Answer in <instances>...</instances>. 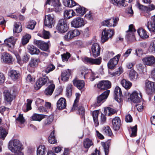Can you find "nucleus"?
<instances>
[{"label":"nucleus","instance_id":"0e129e2a","mask_svg":"<svg viewBox=\"0 0 155 155\" xmlns=\"http://www.w3.org/2000/svg\"><path fill=\"white\" fill-rule=\"evenodd\" d=\"M123 69L122 68H119L118 70L117 71L112 73V75L114 76H118L123 72Z\"/></svg>","mask_w":155,"mask_h":155},{"label":"nucleus","instance_id":"f704fd0d","mask_svg":"<svg viewBox=\"0 0 155 155\" xmlns=\"http://www.w3.org/2000/svg\"><path fill=\"white\" fill-rule=\"evenodd\" d=\"M129 76L131 80L135 81L138 78V74L134 70H131L130 71Z\"/></svg>","mask_w":155,"mask_h":155},{"label":"nucleus","instance_id":"603ef678","mask_svg":"<svg viewBox=\"0 0 155 155\" xmlns=\"http://www.w3.org/2000/svg\"><path fill=\"white\" fill-rule=\"evenodd\" d=\"M8 132L4 128L0 127V138L4 140Z\"/></svg>","mask_w":155,"mask_h":155},{"label":"nucleus","instance_id":"de8ad7c7","mask_svg":"<svg viewBox=\"0 0 155 155\" xmlns=\"http://www.w3.org/2000/svg\"><path fill=\"white\" fill-rule=\"evenodd\" d=\"M147 28L150 31L155 32V23L151 21L147 23Z\"/></svg>","mask_w":155,"mask_h":155},{"label":"nucleus","instance_id":"338daca9","mask_svg":"<svg viewBox=\"0 0 155 155\" xmlns=\"http://www.w3.org/2000/svg\"><path fill=\"white\" fill-rule=\"evenodd\" d=\"M102 145L103 146L105 155H108L109 152V147L108 144L103 143Z\"/></svg>","mask_w":155,"mask_h":155},{"label":"nucleus","instance_id":"bf43d9fd","mask_svg":"<svg viewBox=\"0 0 155 155\" xmlns=\"http://www.w3.org/2000/svg\"><path fill=\"white\" fill-rule=\"evenodd\" d=\"M75 95L76 96V98L74 101V103L73 105V107L72 108V110L75 109V108L76 107L77 104L76 103L78 101L80 94L79 93H76Z\"/></svg>","mask_w":155,"mask_h":155},{"label":"nucleus","instance_id":"69168bd1","mask_svg":"<svg viewBox=\"0 0 155 155\" xmlns=\"http://www.w3.org/2000/svg\"><path fill=\"white\" fill-rule=\"evenodd\" d=\"M150 51L153 52L155 51V40L153 41L151 43L149 48Z\"/></svg>","mask_w":155,"mask_h":155},{"label":"nucleus","instance_id":"6e6552de","mask_svg":"<svg viewBox=\"0 0 155 155\" xmlns=\"http://www.w3.org/2000/svg\"><path fill=\"white\" fill-rule=\"evenodd\" d=\"M44 24L47 27L50 28H52L54 24V15H46L45 19Z\"/></svg>","mask_w":155,"mask_h":155},{"label":"nucleus","instance_id":"39448f33","mask_svg":"<svg viewBox=\"0 0 155 155\" xmlns=\"http://www.w3.org/2000/svg\"><path fill=\"white\" fill-rule=\"evenodd\" d=\"M85 23L84 20L79 17L74 18L71 22V25L75 28H79L83 26Z\"/></svg>","mask_w":155,"mask_h":155},{"label":"nucleus","instance_id":"58836bf2","mask_svg":"<svg viewBox=\"0 0 155 155\" xmlns=\"http://www.w3.org/2000/svg\"><path fill=\"white\" fill-rule=\"evenodd\" d=\"M63 3L65 6L70 8L73 7L76 5V2L73 0H64Z\"/></svg>","mask_w":155,"mask_h":155},{"label":"nucleus","instance_id":"6e6d98bb","mask_svg":"<svg viewBox=\"0 0 155 155\" xmlns=\"http://www.w3.org/2000/svg\"><path fill=\"white\" fill-rule=\"evenodd\" d=\"M55 68L54 66L52 64H50L48 66L45 70V72L47 74L53 71Z\"/></svg>","mask_w":155,"mask_h":155},{"label":"nucleus","instance_id":"49530a36","mask_svg":"<svg viewBox=\"0 0 155 155\" xmlns=\"http://www.w3.org/2000/svg\"><path fill=\"white\" fill-rule=\"evenodd\" d=\"M54 117L53 115H51L44 121V125L48 126L50 125L53 121Z\"/></svg>","mask_w":155,"mask_h":155},{"label":"nucleus","instance_id":"20e7f679","mask_svg":"<svg viewBox=\"0 0 155 155\" xmlns=\"http://www.w3.org/2000/svg\"><path fill=\"white\" fill-rule=\"evenodd\" d=\"M56 28L61 33H63L66 32L68 29L67 21L62 19L58 21Z\"/></svg>","mask_w":155,"mask_h":155},{"label":"nucleus","instance_id":"e2e57ef3","mask_svg":"<svg viewBox=\"0 0 155 155\" xmlns=\"http://www.w3.org/2000/svg\"><path fill=\"white\" fill-rule=\"evenodd\" d=\"M93 58L85 57L83 59V61L85 63L92 64Z\"/></svg>","mask_w":155,"mask_h":155},{"label":"nucleus","instance_id":"473e14b6","mask_svg":"<svg viewBox=\"0 0 155 155\" xmlns=\"http://www.w3.org/2000/svg\"><path fill=\"white\" fill-rule=\"evenodd\" d=\"M99 113V111L98 110L94 111L92 113V116L95 126H97L99 124L98 117Z\"/></svg>","mask_w":155,"mask_h":155},{"label":"nucleus","instance_id":"2eb2a0df","mask_svg":"<svg viewBox=\"0 0 155 155\" xmlns=\"http://www.w3.org/2000/svg\"><path fill=\"white\" fill-rule=\"evenodd\" d=\"M121 55L118 54L113 58L111 59L107 64L108 68L110 69H113L117 64Z\"/></svg>","mask_w":155,"mask_h":155},{"label":"nucleus","instance_id":"774afa93","mask_svg":"<svg viewBox=\"0 0 155 155\" xmlns=\"http://www.w3.org/2000/svg\"><path fill=\"white\" fill-rule=\"evenodd\" d=\"M17 121L22 124L24 122V119L22 114H19L18 117L16 119Z\"/></svg>","mask_w":155,"mask_h":155},{"label":"nucleus","instance_id":"393cba45","mask_svg":"<svg viewBox=\"0 0 155 155\" xmlns=\"http://www.w3.org/2000/svg\"><path fill=\"white\" fill-rule=\"evenodd\" d=\"M27 49L29 52L32 55L38 54L40 52L39 49L33 45H28Z\"/></svg>","mask_w":155,"mask_h":155},{"label":"nucleus","instance_id":"aec40b11","mask_svg":"<svg viewBox=\"0 0 155 155\" xmlns=\"http://www.w3.org/2000/svg\"><path fill=\"white\" fill-rule=\"evenodd\" d=\"M66 107V100L63 98H60L57 103V107L59 110H62Z\"/></svg>","mask_w":155,"mask_h":155},{"label":"nucleus","instance_id":"f03ea898","mask_svg":"<svg viewBox=\"0 0 155 155\" xmlns=\"http://www.w3.org/2000/svg\"><path fill=\"white\" fill-rule=\"evenodd\" d=\"M51 5V7H49L47 11L50 12L55 9L56 11H59L61 10L60 8L61 5L58 0H47L46 5Z\"/></svg>","mask_w":155,"mask_h":155},{"label":"nucleus","instance_id":"c03bdc74","mask_svg":"<svg viewBox=\"0 0 155 155\" xmlns=\"http://www.w3.org/2000/svg\"><path fill=\"white\" fill-rule=\"evenodd\" d=\"M104 111L105 114L108 116L112 115L116 112L115 110L110 107L105 108L104 109Z\"/></svg>","mask_w":155,"mask_h":155},{"label":"nucleus","instance_id":"c9c22d12","mask_svg":"<svg viewBox=\"0 0 155 155\" xmlns=\"http://www.w3.org/2000/svg\"><path fill=\"white\" fill-rule=\"evenodd\" d=\"M110 27H114L116 26L119 20L118 18L113 17L112 18L108 19Z\"/></svg>","mask_w":155,"mask_h":155},{"label":"nucleus","instance_id":"37998d69","mask_svg":"<svg viewBox=\"0 0 155 155\" xmlns=\"http://www.w3.org/2000/svg\"><path fill=\"white\" fill-rule=\"evenodd\" d=\"M54 131H53L48 138V141L49 143L51 144H54L56 143L57 140H56L54 135Z\"/></svg>","mask_w":155,"mask_h":155},{"label":"nucleus","instance_id":"ddd939ff","mask_svg":"<svg viewBox=\"0 0 155 155\" xmlns=\"http://www.w3.org/2000/svg\"><path fill=\"white\" fill-rule=\"evenodd\" d=\"M114 96L115 100L118 102H120L122 101L123 96L121 89L119 87L117 86L115 88Z\"/></svg>","mask_w":155,"mask_h":155},{"label":"nucleus","instance_id":"e433bc0d","mask_svg":"<svg viewBox=\"0 0 155 155\" xmlns=\"http://www.w3.org/2000/svg\"><path fill=\"white\" fill-rule=\"evenodd\" d=\"M121 84L122 86L127 89H129L132 86L131 82L124 79L122 80Z\"/></svg>","mask_w":155,"mask_h":155},{"label":"nucleus","instance_id":"680f3d73","mask_svg":"<svg viewBox=\"0 0 155 155\" xmlns=\"http://www.w3.org/2000/svg\"><path fill=\"white\" fill-rule=\"evenodd\" d=\"M78 112L79 114L82 115V117L84 119V114L85 111L84 107L82 106H80L78 109Z\"/></svg>","mask_w":155,"mask_h":155},{"label":"nucleus","instance_id":"c85d7f7f","mask_svg":"<svg viewBox=\"0 0 155 155\" xmlns=\"http://www.w3.org/2000/svg\"><path fill=\"white\" fill-rule=\"evenodd\" d=\"M9 75L13 81H16L19 77L20 74L19 73L15 70H12L9 73Z\"/></svg>","mask_w":155,"mask_h":155},{"label":"nucleus","instance_id":"5701e85b","mask_svg":"<svg viewBox=\"0 0 155 155\" xmlns=\"http://www.w3.org/2000/svg\"><path fill=\"white\" fill-rule=\"evenodd\" d=\"M71 74V70L68 69L64 71L61 74V79L63 81H67Z\"/></svg>","mask_w":155,"mask_h":155},{"label":"nucleus","instance_id":"cd10ccee","mask_svg":"<svg viewBox=\"0 0 155 155\" xmlns=\"http://www.w3.org/2000/svg\"><path fill=\"white\" fill-rule=\"evenodd\" d=\"M22 30L21 24L20 22H15L14 25L13 29V33H19Z\"/></svg>","mask_w":155,"mask_h":155},{"label":"nucleus","instance_id":"7c9ffc66","mask_svg":"<svg viewBox=\"0 0 155 155\" xmlns=\"http://www.w3.org/2000/svg\"><path fill=\"white\" fill-rule=\"evenodd\" d=\"M137 33L140 37L142 39H145L148 37L146 31L142 28H139L137 30Z\"/></svg>","mask_w":155,"mask_h":155},{"label":"nucleus","instance_id":"412c9836","mask_svg":"<svg viewBox=\"0 0 155 155\" xmlns=\"http://www.w3.org/2000/svg\"><path fill=\"white\" fill-rule=\"evenodd\" d=\"M4 98L5 101L10 103L15 97L12 94L8 91L5 90L4 92Z\"/></svg>","mask_w":155,"mask_h":155},{"label":"nucleus","instance_id":"ea45409f","mask_svg":"<svg viewBox=\"0 0 155 155\" xmlns=\"http://www.w3.org/2000/svg\"><path fill=\"white\" fill-rule=\"evenodd\" d=\"M103 133L106 135L111 137L113 134L111 130L108 126L104 127L103 128Z\"/></svg>","mask_w":155,"mask_h":155},{"label":"nucleus","instance_id":"3c124183","mask_svg":"<svg viewBox=\"0 0 155 155\" xmlns=\"http://www.w3.org/2000/svg\"><path fill=\"white\" fill-rule=\"evenodd\" d=\"M31 38V36L29 34H27L23 36L22 39V43L23 45H25L29 41Z\"/></svg>","mask_w":155,"mask_h":155},{"label":"nucleus","instance_id":"4468645a","mask_svg":"<svg viewBox=\"0 0 155 155\" xmlns=\"http://www.w3.org/2000/svg\"><path fill=\"white\" fill-rule=\"evenodd\" d=\"M34 43L35 45L43 51H46L48 49V43L42 41L35 40Z\"/></svg>","mask_w":155,"mask_h":155},{"label":"nucleus","instance_id":"a18cd8bd","mask_svg":"<svg viewBox=\"0 0 155 155\" xmlns=\"http://www.w3.org/2000/svg\"><path fill=\"white\" fill-rule=\"evenodd\" d=\"M72 85L71 84L68 85L66 87V95L68 97H70L72 94Z\"/></svg>","mask_w":155,"mask_h":155},{"label":"nucleus","instance_id":"f3484780","mask_svg":"<svg viewBox=\"0 0 155 155\" xmlns=\"http://www.w3.org/2000/svg\"><path fill=\"white\" fill-rule=\"evenodd\" d=\"M97 86L101 89L106 90L111 87V84L108 81H103L98 83Z\"/></svg>","mask_w":155,"mask_h":155},{"label":"nucleus","instance_id":"4be33fe9","mask_svg":"<svg viewBox=\"0 0 155 155\" xmlns=\"http://www.w3.org/2000/svg\"><path fill=\"white\" fill-rule=\"evenodd\" d=\"M120 120L118 117H116L112 121L113 127L115 130H118L120 125Z\"/></svg>","mask_w":155,"mask_h":155},{"label":"nucleus","instance_id":"f257e3e1","mask_svg":"<svg viewBox=\"0 0 155 155\" xmlns=\"http://www.w3.org/2000/svg\"><path fill=\"white\" fill-rule=\"evenodd\" d=\"M8 148L12 152L14 153H17L18 151L22 150L21 145L19 141L17 140L10 141L9 143Z\"/></svg>","mask_w":155,"mask_h":155},{"label":"nucleus","instance_id":"a211bd4d","mask_svg":"<svg viewBox=\"0 0 155 155\" xmlns=\"http://www.w3.org/2000/svg\"><path fill=\"white\" fill-rule=\"evenodd\" d=\"M142 61L145 65L152 66L155 63V58L153 56H146L143 58Z\"/></svg>","mask_w":155,"mask_h":155},{"label":"nucleus","instance_id":"4c0bfd02","mask_svg":"<svg viewBox=\"0 0 155 155\" xmlns=\"http://www.w3.org/2000/svg\"><path fill=\"white\" fill-rule=\"evenodd\" d=\"M74 12L72 10H66L64 12L65 18L69 19L74 15Z\"/></svg>","mask_w":155,"mask_h":155},{"label":"nucleus","instance_id":"864d4df0","mask_svg":"<svg viewBox=\"0 0 155 155\" xmlns=\"http://www.w3.org/2000/svg\"><path fill=\"white\" fill-rule=\"evenodd\" d=\"M123 0H111V3L116 6H123L124 5Z\"/></svg>","mask_w":155,"mask_h":155},{"label":"nucleus","instance_id":"4d7b16f0","mask_svg":"<svg viewBox=\"0 0 155 155\" xmlns=\"http://www.w3.org/2000/svg\"><path fill=\"white\" fill-rule=\"evenodd\" d=\"M132 130V133L130 135L131 137H134L137 135V126L135 125L134 126L131 128Z\"/></svg>","mask_w":155,"mask_h":155},{"label":"nucleus","instance_id":"6ab92c4d","mask_svg":"<svg viewBox=\"0 0 155 155\" xmlns=\"http://www.w3.org/2000/svg\"><path fill=\"white\" fill-rule=\"evenodd\" d=\"M16 41L17 39H15L11 36L5 40L4 44L7 47L12 49L13 48Z\"/></svg>","mask_w":155,"mask_h":155},{"label":"nucleus","instance_id":"7ed1b4c3","mask_svg":"<svg viewBox=\"0 0 155 155\" xmlns=\"http://www.w3.org/2000/svg\"><path fill=\"white\" fill-rule=\"evenodd\" d=\"M114 30L112 29H104L102 33L101 41L104 43L109 38H111L114 34Z\"/></svg>","mask_w":155,"mask_h":155},{"label":"nucleus","instance_id":"8fccbe9b","mask_svg":"<svg viewBox=\"0 0 155 155\" xmlns=\"http://www.w3.org/2000/svg\"><path fill=\"white\" fill-rule=\"evenodd\" d=\"M38 59H32L30 61L29 65L31 67H35L38 65Z\"/></svg>","mask_w":155,"mask_h":155},{"label":"nucleus","instance_id":"9b49d317","mask_svg":"<svg viewBox=\"0 0 155 155\" xmlns=\"http://www.w3.org/2000/svg\"><path fill=\"white\" fill-rule=\"evenodd\" d=\"M142 95L140 91H134L130 95L131 100L134 103H138L140 101Z\"/></svg>","mask_w":155,"mask_h":155},{"label":"nucleus","instance_id":"5fc2aeb1","mask_svg":"<svg viewBox=\"0 0 155 155\" xmlns=\"http://www.w3.org/2000/svg\"><path fill=\"white\" fill-rule=\"evenodd\" d=\"M137 6L139 9L143 11L144 12L148 13L149 12V9L147 7L140 5L139 3H137Z\"/></svg>","mask_w":155,"mask_h":155},{"label":"nucleus","instance_id":"b1692460","mask_svg":"<svg viewBox=\"0 0 155 155\" xmlns=\"http://www.w3.org/2000/svg\"><path fill=\"white\" fill-rule=\"evenodd\" d=\"M73 82L74 85L79 89H82L85 85L84 82L83 80H78L75 79L73 80Z\"/></svg>","mask_w":155,"mask_h":155},{"label":"nucleus","instance_id":"dca6fc26","mask_svg":"<svg viewBox=\"0 0 155 155\" xmlns=\"http://www.w3.org/2000/svg\"><path fill=\"white\" fill-rule=\"evenodd\" d=\"M91 51L93 56L96 58L100 55L101 51V47L97 43H94L91 46Z\"/></svg>","mask_w":155,"mask_h":155},{"label":"nucleus","instance_id":"13d9d810","mask_svg":"<svg viewBox=\"0 0 155 155\" xmlns=\"http://www.w3.org/2000/svg\"><path fill=\"white\" fill-rule=\"evenodd\" d=\"M61 57L63 61H67L70 57V54L69 53H67L61 55Z\"/></svg>","mask_w":155,"mask_h":155},{"label":"nucleus","instance_id":"2f4dec72","mask_svg":"<svg viewBox=\"0 0 155 155\" xmlns=\"http://www.w3.org/2000/svg\"><path fill=\"white\" fill-rule=\"evenodd\" d=\"M45 115L43 114H35L31 118L33 120L40 121L43 119L45 117Z\"/></svg>","mask_w":155,"mask_h":155},{"label":"nucleus","instance_id":"f8f14e48","mask_svg":"<svg viewBox=\"0 0 155 155\" xmlns=\"http://www.w3.org/2000/svg\"><path fill=\"white\" fill-rule=\"evenodd\" d=\"M48 79L47 77L39 78L36 81L34 85V88L36 90L39 89L43 85L46 83Z\"/></svg>","mask_w":155,"mask_h":155},{"label":"nucleus","instance_id":"9d476101","mask_svg":"<svg viewBox=\"0 0 155 155\" xmlns=\"http://www.w3.org/2000/svg\"><path fill=\"white\" fill-rule=\"evenodd\" d=\"M80 34V32L77 29L73 31H69L64 37V39L66 41H68L73 37L79 35Z\"/></svg>","mask_w":155,"mask_h":155},{"label":"nucleus","instance_id":"423d86ee","mask_svg":"<svg viewBox=\"0 0 155 155\" xmlns=\"http://www.w3.org/2000/svg\"><path fill=\"white\" fill-rule=\"evenodd\" d=\"M136 30L134 27L133 25L129 26V29L126 31V38L130 41H133L135 40L134 33Z\"/></svg>","mask_w":155,"mask_h":155},{"label":"nucleus","instance_id":"052dcab7","mask_svg":"<svg viewBox=\"0 0 155 155\" xmlns=\"http://www.w3.org/2000/svg\"><path fill=\"white\" fill-rule=\"evenodd\" d=\"M101 62V58H99L96 59H92V64H94L99 65Z\"/></svg>","mask_w":155,"mask_h":155},{"label":"nucleus","instance_id":"72a5a7b5","mask_svg":"<svg viewBox=\"0 0 155 155\" xmlns=\"http://www.w3.org/2000/svg\"><path fill=\"white\" fill-rule=\"evenodd\" d=\"M75 11L77 15L79 16L83 15L86 12V9L78 5L75 9Z\"/></svg>","mask_w":155,"mask_h":155},{"label":"nucleus","instance_id":"a878e982","mask_svg":"<svg viewBox=\"0 0 155 155\" xmlns=\"http://www.w3.org/2000/svg\"><path fill=\"white\" fill-rule=\"evenodd\" d=\"M2 59L5 62L9 63L11 62L12 58L11 55L7 53H4L1 57Z\"/></svg>","mask_w":155,"mask_h":155},{"label":"nucleus","instance_id":"79ce46f5","mask_svg":"<svg viewBox=\"0 0 155 155\" xmlns=\"http://www.w3.org/2000/svg\"><path fill=\"white\" fill-rule=\"evenodd\" d=\"M32 102L31 100L28 99L27 100V103L26 105L23 106L22 108V110L25 112H27L31 109V104Z\"/></svg>","mask_w":155,"mask_h":155},{"label":"nucleus","instance_id":"09e8293b","mask_svg":"<svg viewBox=\"0 0 155 155\" xmlns=\"http://www.w3.org/2000/svg\"><path fill=\"white\" fill-rule=\"evenodd\" d=\"M36 24V22L34 20L29 21L28 22L26 28L32 30L34 28Z\"/></svg>","mask_w":155,"mask_h":155},{"label":"nucleus","instance_id":"c756f323","mask_svg":"<svg viewBox=\"0 0 155 155\" xmlns=\"http://www.w3.org/2000/svg\"><path fill=\"white\" fill-rule=\"evenodd\" d=\"M46 148L44 145H40L37 149V155H45Z\"/></svg>","mask_w":155,"mask_h":155},{"label":"nucleus","instance_id":"bb28decb","mask_svg":"<svg viewBox=\"0 0 155 155\" xmlns=\"http://www.w3.org/2000/svg\"><path fill=\"white\" fill-rule=\"evenodd\" d=\"M55 87V85L54 84H51L49 85L45 91V94L48 96L51 95L54 91Z\"/></svg>","mask_w":155,"mask_h":155},{"label":"nucleus","instance_id":"1a4fd4ad","mask_svg":"<svg viewBox=\"0 0 155 155\" xmlns=\"http://www.w3.org/2000/svg\"><path fill=\"white\" fill-rule=\"evenodd\" d=\"M145 84L146 91L148 94H151L155 92V83L146 81Z\"/></svg>","mask_w":155,"mask_h":155},{"label":"nucleus","instance_id":"0eeeda50","mask_svg":"<svg viewBox=\"0 0 155 155\" xmlns=\"http://www.w3.org/2000/svg\"><path fill=\"white\" fill-rule=\"evenodd\" d=\"M110 93V90H107L102 94L97 97V103L95 105L96 106L100 105L101 104L104 102L107 98Z\"/></svg>","mask_w":155,"mask_h":155},{"label":"nucleus","instance_id":"a19ab883","mask_svg":"<svg viewBox=\"0 0 155 155\" xmlns=\"http://www.w3.org/2000/svg\"><path fill=\"white\" fill-rule=\"evenodd\" d=\"M84 146L85 148H88L93 144L92 141L89 138L85 139L83 142Z\"/></svg>","mask_w":155,"mask_h":155}]
</instances>
